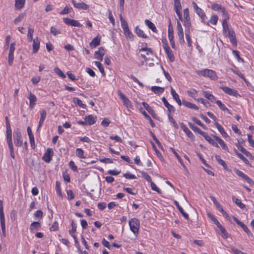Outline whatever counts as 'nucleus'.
<instances>
[{"instance_id": "nucleus-1", "label": "nucleus", "mask_w": 254, "mask_h": 254, "mask_svg": "<svg viewBox=\"0 0 254 254\" xmlns=\"http://www.w3.org/2000/svg\"><path fill=\"white\" fill-rule=\"evenodd\" d=\"M223 33L225 36L230 39L231 43L236 46L237 44L235 31L232 28H230L226 19L222 20Z\"/></svg>"}, {"instance_id": "nucleus-2", "label": "nucleus", "mask_w": 254, "mask_h": 254, "mask_svg": "<svg viewBox=\"0 0 254 254\" xmlns=\"http://www.w3.org/2000/svg\"><path fill=\"white\" fill-rule=\"evenodd\" d=\"M195 72L199 76L208 77L213 80H216L218 78L216 72L212 69L206 68L202 70H197L195 71Z\"/></svg>"}, {"instance_id": "nucleus-3", "label": "nucleus", "mask_w": 254, "mask_h": 254, "mask_svg": "<svg viewBox=\"0 0 254 254\" xmlns=\"http://www.w3.org/2000/svg\"><path fill=\"white\" fill-rule=\"evenodd\" d=\"M6 139L8 148L9 149L10 156L12 158L14 159L15 158V155L12 139V130L10 127H6Z\"/></svg>"}, {"instance_id": "nucleus-4", "label": "nucleus", "mask_w": 254, "mask_h": 254, "mask_svg": "<svg viewBox=\"0 0 254 254\" xmlns=\"http://www.w3.org/2000/svg\"><path fill=\"white\" fill-rule=\"evenodd\" d=\"M130 230L134 234L135 236H137L139 233V229L140 228V222L136 218H132L128 222Z\"/></svg>"}, {"instance_id": "nucleus-5", "label": "nucleus", "mask_w": 254, "mask_h": 254, "mask_svg": "<svg viewBox=\"0 0 254 254\" xmlns=\"http://www.w3.org/2000/svg\"><path fill=\"white\" fill-rule=\"evenodd\" d=\"M14 143L16 146L20 147L23 144L22 134L19 129L16 128L13 132Z\"/></svg>"}, {"instance_id": "nucleus-6", "label": "nucleus", "mask_w": 254, "mask_h": 254, "mask_svg": "<svg viewBox=\"0 0 254 254\" xmlns=\"http://www.w3.org/2000/svg\"><path fill=\"white\" fill-rule=\"evenodd\" d=\"M118 94L122 100L124 106H125L128 109L131 108V102L129 100L127 97L120 90L118 91Z\"/></svg>"}, {"instance_id": "nucleus-7", "label": "nucleus", "mask_w": 254, "mask_h": 254, "mask_svg": "<svg viewBox=\"0 0 254 254\" xmlns=\"http://www.w3.org/2000/svg\"><path fill=\"white\" fill-rule=\"evenodd\" d=\"M174 10L179 17V20L182 21V6L180 0H174Z\"/></svg>"}, {"instance_id": "nucleus-8", "label": "nucleus", "mask_w": 254, "mask_h": 254, "mask_svg": "<svg viewBox=\"0 0 254 254\" xmlns=\"http://www.w3.org/2000/svg\"><path fill=\"white\" fill-rule=\"evenodd\" d=\"M177 33L180 43L183 44L185 43L184 31L182 25L179 21H177Z\"/></svg>"}, {"instance_id": "nucleus-9", "label": "nucleus", "mask_w": 254, "mask_h": 254, "mask_svg": "<svg viewBox=\"0 0 254 254\" xmlns=\"http://www.w3.org/2000/svg\"><path fill=\"white\" fill-rule=\"evenodd\" d=\"M63 20L64 23L66 25L78 27H81L82 26V25L80 24L78 21L74 19L69 18H64Z\"/></svg>"}, {"instance_id": "nucleus-10", "label": "nucleus", "mask_w": 254, "mask_h": 254, "mask_svg": "<svg viewBox=\"0 0 254 254\" xmlns=\"http://www.w3.org/2000/svg\"><path fill=\"white\" fill-rule=\"evenodd\" d=\"M54 154L53 150L52 148H48L43 156V159L47 163H49L52 159Z\"/></svg>"}, {"instance_id": "nucleus-11", "label": "nucleus", "mask_w": 254, "mask_h": 254, "mask_svg": "<svg viewBox=\"0 0 254 254\" xmlns=\"http://www.w3.org/2000/svg\"><path fill=\"white\" fill-rule=\"evenodd\" d=\"M233 219L238 225H239L240 226H241L243 228L244 231L247 234V235L248 236L253 237V234L249 230V228L245 224H244L243 222L240 221L238 218H237L235 217H233Z\"/></svg>"}, {"instance_id": "nucleus-12", "label": "nucleus", "mask_w": 254, "mask_h": 254, "mask_svg": "<svg viewBox=\"0 0 254 254\" xmlns=\"http://www.w3.org/2000/svg\"><path fill=\"white\" fill-rule=\"evenodd\" d=\"M220 88L223 90V92L229 95L233 96L235 97L240 96L237 91L234 89H232L226 86H221L220 87Z\"/></svg>"}, {"instance_id": "nucleus-13", "label": "nucleus", "mask_w": 254, "mask_h": 254, "mask_svg": "<svg viewBox=\"0 0 254 254\" xmlns=\"http://www.w3.org/2000/svg\"><path fill=\"white\" fill-rule=\"evenodd\" d=\"M71 2L75 8L78 9L86 10L89 8V5L83 2H77L75 0H71Z\"/></svg>"}, {"instance_id": "nucleus-14", "label": "nucleus", "mask_w": 254, "mask_h": 254, "mask_svg": "<svg viewBox=\"0 0 254 254\" xmlns=\"http://www.w3.org/2000/svg\"><path fill=\"white\" fill-rule=\"evenodd\" d=\"M235 172L236 174L239 176V177H241L245 180H246L249 184H251L253 183V180L250 178L248 176H247L246 174H244L243 172L238 170L236 169L235 170Z\"/></svg>"}, {"instance_id": "nucleus-15", "label": "nucleus", "mask_w": 254, "mask_h": 254, "mask_svg": "<svg viewBox=\"0 0 254 254\" xmlns=\"http://www.w3.org/2000/svg\"><path fill=\"white\" fill-rule=\"evenodd\" d=\"M180 126L183 130L186 133V134L189 138H190L192 140L194 139V135L184 123H181Z\"/></svg>"}, {"instance_id": "nucleus-16", "label": "nucleus", "mask_w": 254, "mask_h": 254, "mask_svg": "<svg viewBox=\"0 0 254 254\" xmlns=\"http://www.w3.org/2000/svg\"><path fill=\"white\" fill-rule=\"evenodd\" d=\"M162 101L163 102L164 106L168 109V114H171L172 113H174L175 111V109L174 106L168 103L165 97H162Z\"/></svg>"}, {"instance_id": "nucleus-17", "label": "nucleus", "mask_w": 254, "mask_h": 254, "mask_svg": "<svg viewBox=\"0 0 254 254\" xmlns=\"http://www.w3.org/2000/svg\"><path fill=\"white\" fill-rule=\"evenodd\" d=\"M47 116V112L45 110L43 109L40 111V118L39 122V125L37 128V130H39L40 127L43 125L44 122Z\"/></svg>"}, {"instance_id": "nucleus-18", "label": "nucleus", "mask_w": 254, "mask_h": 254, "mask_svg": "<svg viewBox=\"0 0 254 254\" xmlns=\"http://www.w3.org/2000/svg\"><path fill=\"white\" fill-rule=\"evenodd\" d=\"M105 55V50L103 47H100L98 51H96L94 54L95 58L102 61L103 58Z\"/></svg>"}, {"instance_id": "nucleus-19", "label": "nucleus", "mask_w": 254, "mask_h": 254, "mask_svg": "<svg viewBox=\"0 0 254 254\" xmlns=\"http://www.w3.org/2000/svg\"><path fill=\"white\" fill-rule=\"evenodd\" d=\"M28 98L29 100V108L31 109L34 108L37 101V97L34 94L30 92Z\"/></svg>"}, {"instance_id": "nucleus-20", "label": "nucleus", "mask_w": 254, "mask_h": 254, "mask_svg": "<svg viewBox=\"0 0 254 254\" xmlns=\"http://www.w3.org/2000/svg\"><path fill=\"white\" fill-rule=\"evenodd\" d=\"M84 120L86 121L87 125L90 126L96 123L97 121V117L96 116L90 115L85 116L84 117Z\"/></svg>"}, {"instance_id": "nucleus-21", "label": "nucleus", "mask_w": 254, "mask_h": 254, "mask_svg": "<svg viewBox=\"0 0 254 254\" xmlns=\"http://www.w3.org/2000/svg\"><path fill=\"white\" fill-rule=\"evenodd\" d=\"M202 136H203L205 139L210 144H212L215 147H219V146L217 143L216 142V140H214L213 139H212L206 132H204L203 135Z\"/></svg>"}, {"instance_id": "nucleus-22", "label": "nucleus", "mask_w": 254, "mask_h": 254, "mask_svg": "<svg viewBox=\"0 0 254 254\" xmlns=\"http://www.w3.org/2000/svg\"><path fill=\"white\" fill-rule=\"evenodd\" d=\"M164 49L165 50L166 54L167 55L168 58L169 59V61L171 62H173L175 61V56L170 47H167L164 48Z\"/></svg>"}, {"instance_id": "nucleus-23", "label": "nucleus", "mask_w": 254, "mask_h": 254, "mask_svg": "<svg viewBox=\"0 0 254 254\" xmlns=\"http://www.w3.org/2000/svg\"><path fill=\"white\" fill-rule=\"evenodd\" d=\"M40 40H39L38 37L35 38L33 40V53H36L39 49L40 48Z\"/></svg>"}, {"instance_id": "nucleus-24", "label": "nucleus", "mask_w": 254, "mask_h": 254, "mask_svg": "<svg viewBox=\"0 0 254 254\" xmlns=\"http://www.w3.org/2000/svg\"><path fill=\"white\" fill-rule=\"evenodd\" d=\"M195 12L201 19L202 22L203 23H205L206 22V20H207V16H206L203 10L201 8H199Z\"/></svg>"}, {"instance_id": "nucleus-25", "label": "nucleus", "mask_w": 254, "mask_h": 254, "mask_svg": "<svg viewBox=\"0 0 254 254\" xmlns=\"http://www.w3.org/2000/svg\"><path fill=\"white\" fill-rule=\"evenodd\" d=\"M171 94L173 96V99L177 102L179 106H181L182 105V102L179 96L172 87L171 88Z\"/></svg>"}, {"instance_id": "nucleus-26", "label": "nucleus", "mask_w": 254, "mask_h": 254, "mask_svg": "<svg viewBox=\"0 0 254 254\" xmlns=\"http://www.w3.org/2000/svg\"><path fill=\"white\" fill-rule=\"evenodd\" d=\"M142 105L154 118H156V114L154 112V110L152 109V108L147 103L143 102L142 103Z\"/></svg>"}, {"instance_id": "nucleus-27", "label": "nucleus", "mask_w": 254, "mask_h": 254, "mask_svg": "<svg viewBox=\"0 0 254 254\" xmlns=\"http://www.w3.org/2000/svg\"><path fill=\"white\" fill-rule=\"evenodd\" d=\"M218 20V17L216 15H213L211 16L209 20L206 21L204 24H206L207 25L209 26L210 24H211L214 25H216L217 23Z\"/></svg>"}, {"instance_id": "nucleus-28", "label": "nucleus", "mask_w": 254, "mask_h": 254, "mask_svg": "<svg viewBox=\"0 0 254 254\" xmlns=\"http://www.w3.org/2000/svg\"><path fill=\"white\" fill-rule=\"evenodd\" d=\"M213 137L215 138V140L217 141L221 145L222 148L223 150L228 151V147H227L225 142L222 139H221L220 137L216 135H214Z\"/></svg>"}, {"instance_id": "nucleus-29", "label": "nucleus", "mask_w": 254, "mask_h": 254, "mask_svg": "<svg viewBox=\"0 0 254 254\" xmlns=\"http://www.w3.org/2000/svg\"><path fill=\"white\" fill-rule=\"evenodd\" d=\"M215 126L218 129V130L219 131L220 133L222 134L223 137H224V138L228 137V135L226 132L224 128L221 125H220L218 123L216 122L215 123Z\"/></svg>"}, {"instance_id": "nucleus-30", "label": "nucleus", "mask_w": 254, "mask_h": 254, "mask_svg": "<svg viewBox=\"0 0 254 254\" xmlns=\"http://www.w3.org/2000/svg\"><path fill=\"white\" fill-rule=\"evenodd\" d=\"M203 95L211 102H214L215 101V97L208 91H204L202 92Z\"/></svg>"}, {"instance_id": "nucleus-31", "label": "nucleus", "mask_w": 254, "mask_h": 254, "mask_svg": "<svg viewBox=\"0 0 254 254\" xmlns=\"http://www.w3.org/2000/svg\"><path fill=\"white\" fill-rule=\"evenodd\" d=\"M145 23L153 32L156 33L158 32V30L155 25L151 21L146 19L145 20Z\"/></svg>"}, {"instance_id": "nucleus-32", "label": "nucleus", "mask_w": 254, "mask_h": 254, "mask_svg": "<svg viewBox=\"0 0 254 254\" xmlns=\"http://www.w3.org/2000/svg\"><path fill=\"white\" fill-rule=\"evenodd\" d=\"M174 204H175V205L177 206V207L178 208V209H179V211L180 212V213L183 215V216L186 219H188L189 218V215L184 211V209H183V208L179 205V202L175 200L174 201Z\"/></svg>"}, {"instance_id": "nucleus-33", "label": "nucleus", "mask_w": 254, "mask_h": 254, "mask_svg": "<svg viewBox=\"0 0 254 254\" xmlns=\"http://www.w3.org/2000/svg\"><path fill=\"white\" fill-rule=\"evenodd\" d=\"M101 38L97 36L95 37L90 43V46L92 48H95L100 45Z\"/></svg>"}, {"instance_id": "nucleus-34", "label": "nucleus", "mask_w": 254, "mask_h": 254, "mask_svg": "<svg viewBox=\"0 0 254 254\" xmlns=\"http://www.w3.org/2000/svg\"><path fill=\"white\" fill-rule=\"evenodd\" d=\"M188 125L194 131L197 132L199 134L202 135H203L204 132L202 131L199 128H198L197 126L192 124L190 122L188 123Z\"/></svg>"}, {"instance_id": "nucleus-35", "label": "nucleus", "mask_w": 254, "mask_h": 254, "mask_svg": "<svg viewBox=\"0 0 254 254\" xmlns=\"http://www.w3.org/2000/svg\"><path fill=\"white\" fill-rule=\"evenodd\" d=\"M183 104L188 108L193 109L195 110H198L199 109V108L195 104L185 100L183 101Z\"/></svg>"}, {"instance_id": "nucleus-36", "label": "nucleus", "mask_w": 254, "mask_h": 254, "mask_svg": "<svg viewBox=\"0 0 254 254\" xmlns=\"http://www.w3.org/2000/svg\"><path fill=\"white\" fill-rule=\"evenodd\" d=\"M151 91H153L155 94H159L162 93L164 91V87H161L159 86H152Z\"/></svg>"}, {"instance_id": "nucleus-37", "label": "nucleus", "mask_w": 254, "mask_h": 254, "mask_svg": "<svg viewBox=\"0 0 254 254\" xmlns=\"http://www.w3.org/2000/svg\"><path fill=\"white\" fill-rule=\"evenodd\" d=\"M15 7L16 9H20L24 5L25 0H15Z\"/></svg>"}, {"instance_id": "nucleus-38", "label": "nucleus", "mask_w": 254, "mask_h": 254, "mask_svg": "<svg viewBox=\"0 0 254 254\" xmlns=\"http://www.w3.org/2000/svg\"><path fill=\"white\" fill-rule=\"evenodd\" d=\"M41 227V224L38 222H32L30 226V230L31 231L34 230H38Z\"/></svg>"}, {"instance_id": "nucleus-39", "label": "nucleus", "mask_w": 254, "mask_h": 254, "mask_svg": "<svg viewBox=\"0 0 254 254\" xmlns=\"http://www.w3.org/2000/svg\"><path fill=\"white\" fill-rule=\"evenodd\" d=\"M208 217L218 227L221 224L219 223L218 220L216 218V217L210 212H208L207 214Z\"/></svg>"}, {"instance_id": "nucleus-40", "label": "nucleus", "mask_w": 254, "mask_h": 254, "mask_svg": "<svg viewBox=\"0 0 254 254\" xmlns=\"http://www.w3.org/2000/svg\"><path fill=\"white\" fill-rule=\"evenodd\" d=\"M221 232V236L224 239H227L229 237L228 233L226 229L220 224L217 227Z\"/></svg>"}, {"instance_id": "nucleus-41", "label": "nucleus", "mask_w": 254, "mask_h": 254, "mask_svg": "<svg viewBox=\"0 0 254 254\" xmlns=\"http://www.w3.org/2000/svg\"><path fill=\"white\" fill-rule=\"evenodd\" d=\"M73 101L74 104L77 105L80 107H81L83 109H85L86 106L85 104H83L82 101L80 100L78 98L75 97L73 99Z\"/></svg>"}, {"instance_id": "nucleus-42", "label": "nucleus", "mask_w": 254, "mask_h": 254, "mask_svg": "<svg viewBox=\"0 0 254 254\" xmlns=\"http://www.w3.org/2000/svg\"><path fill=\"white\" fill-rule=\"evenodd\" d=\"M215 159L220 165H222L224 167L225 169L226 170L227 169V165L226 163L221 158L220 156L215 155Z\"/></svg>"}, {"instance_id": "nucleus-43", "label": "nucleus", "mask_w": 254, "mask_h": 254, "mask_svg": "<svg viewBox=\"0 0 254 254\" xmlns=\"http://www.w3.org/2000/svg\"><path fill=\"white\" fill-rule=\"evenodd\" d=\"M135 33L136 34L140 37L143 38H147V35L144 33V32L139 29L138 26L135 27Z\"/></svg>"}, {"instance_id": "nucleus-44", "label": "nucleus", "mask_w": 254, "mask_h": 254, "mask_svg": "<svg viewBox=\"0 0 254 254\" xmlns=\"http://www.w3.org/2000/svg\"><path fill=\"white\" fill-rule=\"evenodd\" d=\"M232 200L241 209H244L245 207V205L242 202L240 199L233 196Z\"/></svg>"}, {"instance_id": "nucleus-45", "label": "nucleus", "mask_w": 254, "mask_h": 254, "mask_svg": "<svg viewBox=\"0 0 254 254\" xmlns=\"http://www.w3.org/2000/svg\"><path fill=\"white\" fill-rule=\"evenodd\" d=\"M95 65L98 68L99 70L102 74L103 76L105 75V72L104 71V67L103 66L102 64L100 62L95 61L94 62Z\"/></svg>"}, {"instance_id": "nucleus-46", "label": "nucleus", "mask_w": 254, "mask_h": 254, "mask_svg": "<svg viewBox=\"0 0 254 254\" xmlns=\"http://www.w3.org/2000/svg\"><path fill=\"white\" fill-rule=\"evenodd\" d=\"M214 102H216V104L219 106L220 109L224 111H227L229 113V109L222 103L221 101L215 100Z\"/></svg>"}, {"instance_id": "nucleus-47", "label": "nucleus", "mask_w": 254, "mask_h": 254, "mask_svg": "<svg viewBox=\"0 0 254 254\" xmlns=\"http://www.w3.org/2000/svg\"><path fill=\"white\" fill-rule=\"evenodd\" d=\"M211 8L216 11H219L221 12L222 9H224L225 7L222 6V5L217 4V3H213L211 5Z\"/></svg>"}, {"instance_id": "nucleus-48", "label": "nucleus", "mask_w": 254, "mask_h": 254, "mask_svg": "<svg viewBox=\"0 0 254 254\" xmlns=\"http://www.w3.org/2000/svg\"><path fill=\"white\" fill-rule=\"evenodd\" d=\"M33 33H34L33 29H32L31 28L29 27L28 33H27V39H28V41L29 42H31L33 40Z\"/></svg>"}, {"instance_id": "nucleus-49", "label": "nucleus", "mask_w": 254, "mask_h": 254, "mask_svg": "<svg viewBox=\"0 0 254 254\" xmlns=\"http://www.w3.org/2000/svg\"><path fill=\"white\" fill-rule=\"evenodd\" d=\"M170 149L172 151V152L173 153V154L175 155V156L176 157V158L178 159V161L180 162V163L181 164V165L183 166V167H185V165L183 162V160L182 159H181V157L180 156V155L178 154V153L175 151V150L172 148V147H170Z\"/></svg>"}, {"instance_id": "nucleus-50", "label": "nucleus", "mask_w": 254, "mask_h": 254, "mask_svg": "<svg viewBox=\"0 0 254 254\" xmlns=\"http://www.w3.org/2000/svg\"><path fill=\"white\" fill-rule=\"evenodd\" d=\"M76 155L79 158H85V157L84 155V151L81 148H77L76 149Z\"/></svg>"}, {"instance_id": "nucleus-51", "label": "nucleus", "mask_w": 254, "mask_h": 254, "mask_svg": "<svg viewBox=\"0 0 254 254\" xmlns=\"http://www.w3.org/2000/svg\"><path fill=\"white\" fill-rule=\"evenodd\" d=\"M139 172L141 174L142 177H143L148 183L152 181L151 178L147 173L143 171H139Z\"/></svg>"}, {"instance_id": "nucleus-52", "label": "nucleus", "mask_w": 254, "mask_h": 254, "mask_svg": "<svg viewBox=\"0 0 254 254\" xmlns=\"http://www.w3.org/2000/svg\"><path fill=\"white\" fill-rule=\"evenodd\" d=\"M184 25L186 27V32L190 33V29L191 27L190 19L184 20Z\"/></svg>"}, {"instance_id": "nucleus-53", "label": "nucleus", "mask_w": 254, "mask_h": 254, "mask_svg": "<svg viewBox=\"0 0 254 254\" xmlns=\"http://www.w3.org/2000/svg\"><path fill=\"white\" fill-rule=\"evenodd\" d=\"M50 32L54 36H57L58 34H61V31L54 26L51 27Z\"/></svg>"}, {"instance_id": "nucleus-54", "label": "nucleus", "mask_w": 254, "mask_h": 254, "mask_svg": "<svg viewBox=\"0 0 254 254\" xmlns=\"http://www.w3.org/2000/svg\"><path fill=\"white\" fill-rule=\"evenodd\" d=\"M24 17H25V14L21 13L20 14H19L17 17H16L14 19V20L13 21L14 23L16 25L18 24L19 22H20L23 20V19L24 18Z\"/></svg>"}, {"instance_id": "nucleus-55", "label": "nucleus", "mask_w": 254, "mask_h": 254, "mask_svg": "<svg viewBox=\"0 0 254 254\" xmlns=\"http://www.w3.org/2000/svg\"><path fill=\"white\" fill-rule=\"evenodd\" d=\"M211 200L213 201V203L215 204V205L216 206L218 210L220 212L221 209H223L221 205L220 204V203L217 201L216 198L212 196L210 197Z\"/></svg>"}, {"instance_id": "nucleus-56", "label": "nucleus", "mask_w": 254, "mask_h": 254, "mask_svg": "<svg viewBox=\"0 0 254 254\" xmlns=\"http://www.w3.org/2000/svg\"><path fill=\"white\" fill-rule=\"evenodd\" d=\"M54 71L56 74L63 78H65V74L58 67L54 68Z\"/></svg>"}, {"instance_id": "nucleus-57", "label": "nucleus", "mask_w": 254, "mask_h": 254, "mask_svg": "<svg viewBox=\"0 0 254 254\" xmlns=\"http://www.w3.org/2000/svg\"><path fill=\"white\" fill-rule=\"evenodd\" d=\"M0 225L1 227L2 232L3 235L5 233V219L4 217H0Z\"/></svg>"}, {"instance_id": "nucleus-58", "label": "nucleus", "mask_w": 254, "mask_h": 254, "mask_svg": "<svg viewBox=\"0 0 254 254\" xmlns=\"http://www.w3.org/2000/svg\"><path fill=\"white\" fill-rule=\"evenodd\" d=\"M197 101L201 103L205 107H208L210 106L209 102L202 98L196 99Z\"/></svg>"}, {"instance_id": "nucleus-59", "label": "nucleus", "mask_w": 254, "mask_h": 254, "mask_svg": "<svg viewBox=\"0 0 254 254\" xmlns=\"http://www.w3.org/2000/svg\"><path fill=\"white\" fill-rule=\"evenodd\" d=\"M120 18H121V26L123 29V31L129 28L128 26L127 23V21L125 20H124L123 18V17L121 15Z\"/></svg>"}, {"instance_id": "nucleus-60", "label": "nucleus", "mask_w": 254, "mask_h": 254, "mask_svg": "<svg viewBox=\"0 0 254 254\" xmlns=\"http://www.w3.org/2000/svg\"><path fill=\"white\" fill-rule=\"evenodd\" d=\"M168 117L169 121L173 124V126L176 128H178V126L174 118H173L171 114H168Z\"/></svg>"}, {"instance_id": "nucleus-61", "label": "nucleus", "mask_w": 254, "mask_h": 254, "mask_svg": "<svg viewBox=\"0 0 254 254\" xmlns=\"http://www.w3.org/2000/svg\"><path fill=\"white\" fill-rule=\"evenodd\" d=\"M235 152L238 157L242 160H243L244 163H245L246 164L249 163V160L245 157H244L243 155L240 153H239L237 150H235Z\"/></svg>"}, {"instance_id": "nucleus-62", "label": "nucleus", "mask_w": 254, "mask_h": 254, "mask_svg": "<svg viewBox=\"0 0 254 254\" xmlns=\"http://www.w3.org/2000/svg\"><path fill=\"white\" fill-rule=\"evenodd\" d=\"M187 92L190 96L194 99H195V95L197 93V90L193 88L188 90Z\"/></svg>"}, {"instance_id": "nucleus-63", "label": "nucleus", "mask_w": 254, "mask_h": 254, "mask_svg": "<svg viewBox=\"0 0 254 254\" xmlns=\"http://www.w3.org/2000/svg\"><path fill=\"white\" fill-rule=\"evenodd\" d=\"M143 114L145 118L149 121V123L150 124L151 126L152 127H154L155 126V125L153 122V120L150 118V117L145 111L143 113Z\"/></svg>"}, {"instance_id": "nucleus-64", "label": "nucleus", "mask_w": 254, "mask_h": 254, "mask_svg": "<svg viewBox=\"0 0 254 254\" xmlns=\"http://www.w3.org/2000/svg\"><path fill=\"white\" fill-rule=\"evenodd\" d=\"M124 34L127 38L129 39H132L133 35L132 33L130 31L129 28L124 30Z\"/></svg>"}]
</instances>
